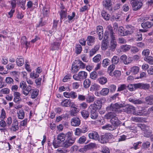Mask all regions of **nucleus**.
I'll return each instance as SVG.
<instances>
[{"instance_id": "18", "label": "nucleus", "mask_w": 153, "mask_h": 153, "mask_svg": "<svg viewBox=\"0 0 153 153\" xmlns=\"http://www.w3.org/2000/svg\"><path fill=\"white\" fill-rule=\"evenodd\" d=\"M21 44L23 47L26 48H28L29 43L27 41V38L25 36H23L21 39Z\"/></svg>"}, {"instance_id": "38", "label": "nucleus", "mask_w": 153, "mask_h": 153, "mask_svg": "<svg viewBox=\"0 0 153 153\" xmlns=\"http://www.w3.org/2000/svg\"><path fill=\"white\" fill-rule=\"evenodd\" d=\"M24 89V90H22V93L26 96L27 95L29 92L31 90V87L29 85L27 86H26Z\"/></svg>"}, {"instance_id": "46", "label": "nucleus", "mask_w": 153, "mask_h": 153, "mask_svg": "<svg viewBox=\"0 0 153 153\" xmlns=\"http://www.w3.org/2000/svg\"><path fill=\"white\" fill-rule=\"evenodd\" d=\"M119 61V57L116 56H114L111 59V63L115 65L117 64Z\"/></svg>"}, {"instance_id": "25", "label": "nucleus", "mask_w": 153, "mask_h": 153, "mask_svg": "<svg viewBox=\"0 0 153 153\" xmlns=\"http://www.w3.org/2000/svg\"><path fill=\"white\" fill-rule=\"evenodd\" d=\"M95 98L94 95L88 94L86 97V101L88 103L92 102L95 100Z\"/></svg>"}, {"instance_id": "1", "label": "nucleus", "mask_w": 153, "mask_h": 153, "mask_svg": "<svg viewBox=\"0 0 153 153\" xmlns=\"http://www.w3.org/2000/svg\"><path fill=\"white\" fill-rule=\"evenodd\" d=\"M87 76V73L85 71H80L77 74H75L73 76V78L75 80L81 81L86 78Z\"/></svg>"}, {"instance_id": "5", "label": "nucleus", "mask_w": 153, "mask_h": 153, "mask_svg": "<svg viewBox=\"0 0 153 153\" xmlns=\"http://www.w3.org/2000/svg\"><path fill=\"white\" fill-rule=\"evenodd\" d=\"M96 33L98 36L99 39L101 40L103 36V29L102 26L99 25L97 26Z\"/></svg>"}, {"instance_id": "51", "label": "nucleus", "mask_w": 153, "mask_h": 153, "mask_svg": "<svg viewBox=\"0 0 153 153\" xmlns=\"http://www.w3.org/2000/svg\"><path fill=\"white\" fill-rule=\"evenodd\" d=\"M137 85V83L128 85V89L131 91L135 90L136 89L138 88V87L136 86Z\"/></svg>"}, {"instance_id": "15", "label": "nucleus", "mask_w": 153, "mask_h": 153, "mask_svg": "<svg viewBox=\"0 0 153 153\" xmlns=\"http://www.w3.org/2000/svg\"><path fill=\"white\" fill-rule=\"evenodd\" d=\"M126 28L127 30L126 31V33L127 35L132 33L135 30V27L130 25H126Z\"/></svg>"}, {"instance_id": "62", "label": "nucleus", "mask_w": 153, "mask_h": 153, "mask_svg": "<svg viewBox=\"0 0 153 153\" xmlns=\"http://www.w3.org/2000/svg\"><path fill=\"white\" fill-rule=\"evenodd\" d=\"M97 105L94 103L91 104L89 107L88 108L90 109L91 111H97Z\"/></svg>"}, {"instance_id": "26", "label": "nucleus", "mask_w": 153, "mask_h": 153, "mask_svg": "<svg viewBox=\"0 0 153 153\" xmlns=\"http://www.w3.org/2000/svg\"><path fill=\"white\" fill-rule=\"evenodd\" d=\"M117 115L115 113L113 112H110L105 115V117L107 119H112L113 118H114Z\"/></svg>"}, {"instance_id": "20", "label": "nucleus", "mask_w": 153, "mask_h": 153, "mask_svg": "<svg viewBox=\"0 0 153 153\" xmlns=\"http://www.w3.org/2000/svg\"><path fill=\"white\" fill-rule=\"evenodd\" d=\"M59 13L60 15L61 22H62V20H64L66 19L67 16L66 10H61L59 12Z\"/></svg>"}, {"instance_id": "23", "label": "nucleus", "mask_w": 153, "mask_h": 153, "mask_svg": "<svg viewBox=\"0 0 153 153\" xmlns=\"http://www.w3.org/2000/svg\"><path fill=\"white\" fill-rule=\"evenodd\" d=\"M153 24L149 22H145L141 24V27L142 28L145 29L149 28L152 27L153 26Z\"/></svg>"}, {"instance_id": "34", "label": "nucleus", "mask_w": 153, "mask_h": 153, "mask_svg": "<svg viewBox=\"0 0 153 153\" xmlns=\"http://www.w3.org/2000/svg\"><path fill=\"white\" fill-rule=\"evenodd\" d=\"M98 113L97 111H90V117L93 120L97 119L98 116Z\"/></svg>"}, {"instance_id": "45", "label": "nucleus", "mask_w": 153, "mask_h": 153, "mask_svg": "<svg viewBox=\"0 0 153 153\" xmlns=\"http://www.w3.org/2000/svg\"><path fill=\"white\" fill-rule=\"evenodd\" d=\"M99 82L102 85L105 84L107 81V78L105 77L102 76L98 79Z\"/></svg>"}, {"instance_id": "16", "label": "nucleus", "mask_w": 153, "mask_h": 153, "mask_svg": "<svg viewBox=\"0 0 153 153\" xmlns=\"http://www.w3.org/2000/svg\"><path fill=\"white\" fill-rule=\"evenodd\" d=\"M106 29L108 30L110 37L111 40H115V34L114 32L112 27L111 25H108L107 26Z\"/></svg>"}, {"instance_id": "33", "label": "nucleus", "mask_w": 153, "mask_h": 153, "mask_svg": "<svg viewBox=\"0 0 153 153\" xmlns=\"http://www.w3.org/2000/svg\"><path fill=\"white\" fill-rule=\"evenodd\" d=\"M60 43L59 42H54L51 44V48L52 50L53 51L59 48Z\"/></svg>"}, {"instance_id": "47", "label": "nucleus", "mask_w": 153, "mask_h": 153, "mask_svg": "<svg viewBox=\"0 0 153 153\" xmlns=\"http://www.w3.org/2000/svg\"><path fill=\"white\" fill-rule=\"evenodd\" d=\"M91 84V82L88 79H85L84 81L83 86L85 88H89Z\"/></svg>"}, {"instance_id": "6", "label": "nucleus", "mask_w": 153, "mask_h": 153, "mask_svg": "<svg viewBox=\"0 0 153 153\" xmlns=\"http://www.w3.org/2000/svg\"><path fill=\"white\" fill-rule=\"evenodd\" d=\"M75 141L72 139H66L62 143L63 147L65 148H67L72 146L75 143Z\"/></svg>"}, {"instance_id": "43", "label": "nucleus", "mask_w": 153, "mask_h": 153, "mask_svg": "<svg viewBox=\"0 0 153 153\" xmlns=\"http://www.w3.org/2000/svg\"><path fill=\"white\" fill-rule=\"evenodd\" d=\"M38 67L37 68V70L35 71H33L30 74V77L34 79H36L38 77Z\"/></svg>"}, {"instance_id": "63", "label": "nucleus", "mask_w": 153, "mask_h": 153, "mask_svg": "<svg viewBox=\"0 0 153 153\" xmlns=\"http://www.w3.org/2000/svg\"><path fill=\"white\" fill-rule=\"evenodd\" d=\"M79 70V67L77 66V65L76 66L72 65L71 67V71L73 73H76Z\"/></svg>"}, {"instance_id": "4", "label": "nucleus", "mask_w": 153, "mask_h": 153, "mask_svg": "<svg viewBox=\"0 0 153 153\" xmlns=\"http://www.w3.org/2000/svg\"><path fill=\"white\" fill-rule=\"evenodd\" d=\"M64 96L67 98H71L74 99L77 97V94L74 91H71L70 92H64L63 93Z\"/></svg>"}, {"instance_id": "32", "label": "nucleus", "mask_w": 153, "mask_h": 153, "mask_svg": "<svg viewBox=\"0 0 153 153\" xmlns=\"http://www.w3.org/2000/svg\"><path fill=\"white\" fill-rule=\"evenodd\" d=\"M132 121L136 122H142L144 121V119L140 117H132L131 118Z\"/></svg>"}, {"instance_id": "7", "label": "nucleus", "mask_w": 153, "mask_h": 153, "mask_svg": "<svg viewBox=\"0 0 153 153\" xmlns=\"http://www.w3.org/2000/svg\"><path fill=\"white\" fill-rule=\"evenodd\" d=\"M124 111L128 114L132 113L134 114V113H136L135 111V108L133 105H129L128 106L125 107L123 109Z\"/></svg>"}, {"instance_id": "22", "label": "nucleus", "mask_w": 153, "mask_h": 153, "mask_svg": "<svg viewBox=\"0 0 153 153\" xmlns=\"http://www.w3.org/2000/svg\"><path fill=\"white\" fill-rule=\"evenodd\" d=\"M128 100L130 102L136 105L141 104L143 103L142 100L137 98H130L128 99Z\"/></svg>"}, {"instance_id": "17", "label": "nucleus", "mask_w": 153, "mask_h": 153, "mask_svg": "<svg viewBox=\"0 0 153 153\" xmlns=\"http://www.w3.org/2000/svg\"><path fill=\"white\" fill-rule=\"evenodd\" d=\"M18 123L16 119L13 120V123L12 124V126L10 128V129L13 131H15L19 129V127L18 126Z\"/></svg>"}, {"instance_id": "29", "label": "nucleus", "mask_w": 153, "mask_h": 153, "mask_svg": "<svg viewBox=\"0 0 153 153\" xmlns=\"http://www.w3.org/2000/svg\"><path fill=\"white\" fill-rule=\"evenodd\" d=\"M139 68L137 66H134L130 68V72L133 74L135 75L137 74L139 71Z\"/></svg>"}, {"instance_id": "39", "label": "nucleus", "mask_w": 153, "mask_h": 153, "mask_svg": "<svg viewBox=\"0 0 153 153\" xmlns=\"http://www.w3.org/2000/svg\"><path fill=\"white\" fill-rule=\"evenodd\" d=\"M131 48V46L126 45H123L121 46V50L123 52H126L128 51Z\"/></svg>"}, {"instance_id": "57", "label": "nucleus", "mask_w": 153, "mask_h": 153, "mask_svg": "<svg viewBox=\"0 0 153 153\" xmlns=\"http://www.w3.org/2000/svg\"><path fill=\"white\" fill-rule=\"evenodd\" d=\"M99 86L97 84H94L92 85L90 88V90L91 91H98L99 90Z\"/></svg>"}, {"instance_id": "14", "label": "nucleus", "mask_w": 153, "mask_h": 153, "mask_svg": "<svg viewBox=\"0 0 153 153\" xmlns=\"http://www.w3.org/2000/svg\"><path fill=\"white\" fill-rule=\"evenodd\" d=\"M143 131L144 136L147 137H149L152 133V128L148 126H146Z\"/></svg>"}, {"instance_id": "35", "label": "nucleus", "mask_w": 153, "mask_h": 153, "mask_svg": "<svg viewBox=\"0 0 153 153\" xmlns=\"http://www.w3.org/2000/svg\"><path fill=\"white\" fill-rule=\"evenodd\" d=\"M144 60L149 64L153 65V57L152 56L145 57L144 58Z\"/></svg>"}, {"instance_id": "50", "label": "nucleus", "mask_w": 153, "mask_h": 153, "mask_svg": "<svg viewBox=\"0 0 153 153\" xmlns=\"http://www.w3.org/2000/svg\"><path fill=\"white\" fill-rule=\"evenodd\" d=\"M66 136H67V139H72L74 140L75 141L76 138L73 137L72 136L73 135L72 131H69L67 132L66 134Z\"/></svg>"}, {"instance_id": "40", "label": "nucleus", "mask_w": 153, "mask_h": 153, "mask_svg": "<svg viewBox=\"0 0 153 153\" xmlns=\"http://www.w3.org/2000/svg\"><path fill=\"white\" fill-rule=\"evenodd\" d=\"M105 101V99L104 98L98 99L97 100L95 101L94 103L96 104L97 106L99 107H101L102 105V103Z\"/></svg>"}, {"instance_id": "27", "label": "nucleus", "mask_w": 153, "mask_h": 153, "mask_svg": "<svg viewBox=\"0 0 153 153\" xmlns=\"http://www.w3.org/2000/svg\"><path fill=\"white\" fill-rule=\"evenodd\" d=\"M95 37L94 36H89L87 38V43L89 46H91L93 44L94 42Z\"/></svg>"}, {"instance_id": "64", "label": "nucleus", "mask_w": 153, "mask_h": 153, "mask_svg": "<svg viewBox=\"0 0 153 153\" xmlns=\"http://www.w3.org/2000/svg\"><path fill=\"white\" fill-rule=\"evenodd\" d=\"M38 94V91L37 90H33L31 94V98L34 99L36 98Z\"/></svg>"}, {"instance_id": "36", "label": "nucleus", "mask_w": 153, "mask_h": 153, "mask_svg": "<svg viewBox=\"0 0 153 153\" xmlns=\"http://www.w3.org/2000/svg\"><path fill=\"white\" fill-rule=\"evenodd\" d=\"M66 135L63 133H61L58 135L57 138L58 140H59L61 142L65 141V138Z\"/></svg>"}, {"instance_id": "61", "label": "nucleus", "mask_w": 153, "mask_h": 153, "mask_svg": "<svg viewBox=\"0 0 153 153\" xmlns=\"http://www.w3.org/2000/svg\"><path fill=\"white\" fill-rule=\"evenodd\" d=\"M80 57L82 60L85 62H87L89 61L88 56L85 54H82L81 55Z\"/></svg>"}, {"instance_id": "8", "label": "nucleus", "mask_w": 153, "mask_h": 153, "mask_svg": "<svg viewBox=\"0 0 153 153\" xmlns=\"http://www.w3.org/2000/svg\"><path fill=\"white\" fill-rule=\"evenodd\" d=\"M80 120L77 117L72 118L71 120V125L73 126H78L80 125Z\"/></svg>"}, {"instance_id": "60", "label": "nucleus", "mask_w": 153, "mask_h": 153, "mask_svg": "<svg viewBox=\"0 0 153 153\" xmlns=\"http://www.w3.org/2000/svg\"><path fill=\"white\" fill-rule=\"evenodd\" d=\"M61 142L59 140H54L53 143V144L55 148H57L60 145Z\"/></svg>"}, {"instance_id": "10", "label": "nucleus", "mask_w": 153, "mask_h": 153, "mask_svg": "<svg viewBox=\"0 0 153 153\" xmlns=\"http://www.w3.org/2000/svg\"><path fill=\"white\" fill-rule=\"evenodd\" d=\"M149 114V110H148L145 109H143L141 110H139L136 112V113H134V115H147Z\"/></svg>"}, {"instance_id": "2", "label": "nucleus", "mask_w": 153, "mask_h": 153, "mask_svg": "<svg viewBox=\"0 0 153 153\" xmlns=\"http://www.w3.org/2000/svg\"><path fill=\"white\" fill-rule=\"evenodd\" d=\"M131 3L133 10L135 11L140 9L143 5L142 2L138 0H132L131 1Z\"/></svg>"}, {"instance_id": "55", "label": "nucleus", "mask_w": 153, "mask_h": 153, "mask_svg": "<svg viewBox=\"0 0 153 153\" xmlns=\"http://www.w3.org/2000/svg\"><path fill=\"white\" fill-rule=\"evenodd\" d=\"M82 48L81 46L77 44L76 45L75 48V52L77 54H79L82 51Z\"/></svg>"}, {"instance_id": "53", "label": "nucleus", "mask_w": 153, "mask_h": 153, "mask_svg": "<svg viewBox=\"0 0 153 153\" xmlns=\"http://www.w3.org/2000/svg\"><path fill=\"white\" fill-rule=\"evenodd\" d=\"M110 63V60L108 58H106L103 60L102 62V65L103 67H106L109 65Z\"/></svg>"}, {"instance_id": "41", "label": "nucleus", "mask_w": 153, "mask_h": 153, "mask_svg": "<svg viewBox=\"0 0 153 153\" xmlns=\"http://www.w3.org/2000/svg\"><path fill=\"white\" fill-rule=\"evenodd\" d=\"M112 107H113L114 111L116 112L118 111V109L122 107L123 105L122 104H118L116 103L114 104H112Z\"/></svg>"}, {"instance_id": "12", "label": "nucleus", "mask_w": 153, "mask_h": 153, "mask_svg": "<svg viewBox=\"0 0 153 153\" xmlns=\"http://www.w3.org/2000/svg\"><path fill=\"white\" fill-rule=\"evenodd\" d=\"M88 136L90 139L95 140H98L99 136L97 132L95 131H92L88 134Z\"/></svg>"}, {"instance_id": "54", "label": "nucleus", "mask_w": 153, "mask_h": 153, "mask_svg": "<svg viewBox=\"0 0 153 153\" xmlns=\"http://www.w3.org/2000/svg\"><path fill=\"white\" fill-rule=\"evenodd\" d=\"M102 17L106 20H108L110 18V15L105 11H102Z\"/></svg>"}, {"instance_id": "19", "label": "nucleus", "mask_w": 153, "mask_h": 153, "mask_svg": "<svg viewBox=\"0 0 153 153\" xmlns=\"http://www.w3.org/2000/svg\"><path fill=\"white\" fill-rule=\"evenodd\" d=\"M20 94L18 92H15L13 94V101L16 103H18L21 101V99L20 97Z\"/></svg>"}, {"instance_id": "56", "label": "nucleus", "mask_w": 153, "mask_h": 153, "mask_svg": "<svg viewBox=\"0 0 153 153\" xmlns=\"http://www.w3.org/2000/svg\"><path fill=\"white\" fill-rule=\"evenodd\" d=\"M120 59L125 64L127 65L130 62L127 61V56L125 55H122L120 57Z\"/></svg>"}, {"instance_id": "13", "label": "nucleus", "mask_w": 153, "mask_h": 153, "mask_svg": "<svg viewBox=\"0 0 153 153\" xmlns=\"http://www.w3.org/2000/svg\"><path fill=\"white\" fill-rule=\"evenodd\" d=\"M110 122L111 123L113 126H118L121 124V122L119 120L117 117L116 116L114 118L111 119Z\"/></svg>"}, {"instance_id": "37", "label": "nucleus", "mask_w": 153, "mask_h": 153, "mask_svg": "<svg viewBox=\"0 0 153 153\" xmlns=\"http://www.w3.org/2000/svg\"><path fill=\"white\" fill-rule=\"evenodd\" d=\"M18 118L20 119H23L25 117V112L23 110H20L17 112Z\"/></svg>"}, {"instance_id": "52", "label": "nucleus", "mask_w": 153, "mask_h": 153, "mask_svg": "<svg viewBox=\"0 0 153 153\" xmlns=\"http://www.w3.org/2000/svg\"><path fill=\"white\" fill-rule=\"evenodd\" d=\"M75 106H71L72 107L70 111V114L72 116L76 115V114L78 112L77 109L75 107Z\"/></svg>"}, {"instance_id": "59", "label": "nucleus", "mask_w": 153, "mask_h": 153, "mask_svg": "<svg viewBox=\"0 0 153 153\" xmlns=\"http://www.w3.org/2000/svg\"><path fill=\"white\" fill-rule=\"evenodd\" d=\"M107 42L105 40H103L101 44V48L102 50H105L107 48Z\"/></svg>"}, {"instance_id": "30", "label": "nucleus", "mask_w": 153, "mask_h": 153, "mask_svg": "<svg viewBox=\"0 0 153 153\" xmlns=\"http://www.w3.org/2000/svg\"><path fill=\"white\" fill-rule=\"evenodd\" d=\"M102 128L103 129L111 131L113 130L116 128L115 126H114L110 124L105 125L102 126Z\"/></svg>"}, {"instance_id": "58", "label": "nucleus", "mask_w": 153, "mask_h": 153, "mask_svg": "<svg viewBox=\"0 0 153 153\" xmlns=\"http://www.w3.org/2000/svg\"><path fill=\"white\" fill-rule=\"evenodd\" d=\"M101 59V55L100 54H97L93 58V61L95 62H99Z\"/></svg>"}, {"instance_id": "21", "label": "nucleus", "mask_w": 153, "mask_h": 153, "mask_svg": "<svg viewBox=\"0 0 153 153\" xmlns=\"http://www.w3.org/2000/svg\"><path fill=\"white\" fill-rule=\"evenodd\" d=\"M102 4L105 9H109L111 6L112 3L111 0H105L103 1Z\"/></svg>"}, {"instance_id": "9", "label": "nucleus", "mask_w": 153, "mask_h": 153, "mask_svg": "<svg viewBox=\"0 0 153 153\" xmlns=\"http://www.w3.org/2000/svg\"><path fill=\"white\" fill-rule=\"evenodd\" d=\"M136 86L138 87V88L143 89L145 90L149 89L150 87L149 84L143 83H138Z\"/></svg>"}, {"instance_id": "49", "label": "nucleus", "mask_w": 153, "mask_h": 153, "mask_svg": "<svg viewBox=\"0 0 153 153\" xmlns=\"http://www.w3.org/2000/svg\"><path fill=\"white\" fill-rule=\"evenodd\" d=\"M109 91V89L106 88H103L100 92V94L102 96H106L108 95Z\"/></svg>"}, {"instance_id": "42", "label": "nucleus", "mask_w": 153, "mask_h": 153, "mask_svg": "<svg viewBox=\"0 0 153 153\" xmlns=\"http://www.w3.org/2000/svg\"><path fill=\"white\" fill-rule=\"evenodd\" d=\"M81 114L82 116L85 119L88 118L89 116V112L86 110L82 111L81 112Z\"/></svg>"}, {"instance_id": "3", "label": "nucleus", "mask_w": 153, "mask_h": 153, "mask_svg": "<svg viewBox=\"0 0 153 153\" xmlns=\"http://www.w3.org/2000/svg\"><path fill=\"white\" fill-rule=\"evenodd\" d=\"M60 105L62 107H68L75 106V104L70 99H65L62 101Z\"/></svg>"}, {"instance_id": "28", "label": "nucleus", "mask_w": 153, "mask_h": 153, "mask_svg": "<svg viewBox=\"0 0 153 153\" xmlns=\"http://www.w3.org/2000/svg\"><path fill=\"white\" fill-rule=\"evenodd\" d=\"M117 42L115 40H111L109 47L110 50L112 51H114L115 50Z\"/></svg>"}, {"instance_id": "48", "label": "nucleus", "mask_w": 153, "mask_h": 153, "mask_svg": "<svg viewBox=\"0 0 153 153\" xmlns=\"http://www.w3.org/2000/svg\"><path fill=\"white\" fill-rule=\"evenodd\" d=\"M78 63L77 66L79 67V69H83L85 68V64L83 63L80 60H78L77 61Z\"/></svg>"}, {"instance_id": "44", "label": "nucleus", "mask_w": 153, "mask_h": 153, "mask_svg": "<svg viewBox=\"0 0 153 153\" xmlns=\"http://www.w3.org/2000/svg\"><path fill=\"white\" fill-rule=\"evenodd\" d=\"M86 147L87 149L88 150L96 148L97 147V146L96 144L95 143H90L88 145L86 146Z\"/></svg>"}, {"instance_id": "24", "label": "nucleus", "mask_w": 153, "mask_h": 153, "mask_svg": "<svg viewBox=\"0 0 153 153\" xmlns=\"http://www.w3.org/2000/svg\"><path fill=\"white\" fill-rule=\"evenodd\" d=\"M24 60L21 56H19L16 59V63L18 66H22L24 63Z\"/></svg>"}, {"instance_id": "31", "label": "nucleus", "mask_w": 153, "mask_h": 153, "mask_svg": "<svg viewBox=\"0 0 153 153\" xmlns=\"http://www.w3.org/2000/svg\"><path fill=\"white\" fill-rule=\"evenodd\" d=\"M146 103L148 105L153 104V96L150 95L145 98Z\"/></svg>"}, {"instance_id": "11", "label": "nucleus", "mask_w": 153, "mask_h": 153, "mask_svg": "<svg viewBox=\"0 0 153 153\" xmlns=\"http://www.w3.org/2000/svg\"><path fill=\"white\" fill-rule=\"evenodd\" d=\"M27 6L28 9H34L38 7V1L36 0L34 3H33L31 1H29L27 2Z\"/></svg>"}]
</instances>
